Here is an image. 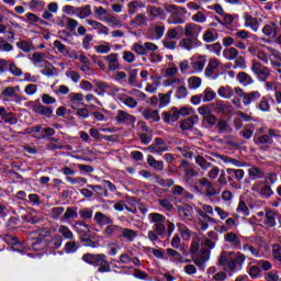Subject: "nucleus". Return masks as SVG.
I'll use <instances>...</instances> for the list:
<instances>
[{"instance_id":"obj_1","label":"nucleus","mask_w":281,"mask_h":281,"mask_svg":"<svg viewBox=\"0 0 281 281\" xmlns=\"http://www.w3.org/2000/svg\"><path fill=\"white\" fill-rule=\"evenodd\" d=\"M148 221L153 225V231L147 233V238L151 243H161L160 238H166V217L161 213H149Z\"/></svg>"},{"instance_id":"obj_2","label":"nucleus","mask_w":281,"mask_h":281,"mask_svg":"<svg viewBox=\"0 0 281 281\" xmlns=\"http://www.w3.org/2000/svg\"><path fill=\"white\" fill-rule=\"evenodd\" d=\"M278 136V132L273 128L268 130V134L261 136H255L254 142L261 150H269L271 144H273V137Z\"/></svg>"},{"instance_id":"obj_3","label":"nucleus","mask_w":281,"mask_h":281,"mask_svg":"<svg viewBox=\"0 0 281 281\" xmlns=\"http://www.w3.org/2000/svg\"><path fill=\"white\" fill-rule=\"evenodd\" d=\"M167 14H170L167 19L169 25H183L186 19L179 13V7L177 4H166Z\"/></svg>"},{"instance_id":"obj_4","label":"nucleus","mask_w":281,"mask_h":281,"mask_svg":"<svg viewBox=\"0 0 281 281\" xmlns=\"http://www.w3.org/2000/svg\"><path fill=\"white\" fill-rule=\"evenodd\" d=\"M251 191L259 194L261 199H271L273 196V189L265 181H257L252 184Z\"/></svg>"},{"instance_id":"obj_5","label":"nucleus","mask_w":281,"mask_h":281,"mask_svg":"<svg viewBox=\"0 0 281 281\" xmlns=\"http://www.w3.org/2000/svg\"><path fill=\"white\" fill-rule=\"evenodd\" d=\"M251 71L255 74V76H257L260 82L269 80V77L271 76V69H269V67L267 66L261 65L258 60H252Z\"/></svg>"},{"instance_id":"obj_6","label":"nucleus","mask_w":281,"mask_h":281,"mask_svg":"<svg viewBox=\"0 0 281 281\" xmlns=\"http://www.w3.org/2000/svg\"><path fill=\"white\" fill-rule=\"evenodd\" d=\"M183 36L187 38H193L195 41H199V36L201 32H203V26L194 23V22H189L182 27Z\"/></svg>"},{"instance_id":"obj_7","label":"nucleus","mask_w":281,"mask_h":281,"mask_svg":"<svg viewBox=\"0 0 281 281\" xmlns=\"http://www.w3.org/2000/svg\"><path fill=\"white\" fill-rule=\"evenodd\" d=\"M167 4L162 7L157 5H148L147 7V14L151 16V19H160V21H166L168 18V9H166Z\"/></svg>"},{"instance_id":"obj_8","label":"nucleus","mask_w":281,"mask_h":281,"mask_svg":"<svg viewBox=\"0 0 281 281\" xmlns=\"http://www.w3.org/2000/svg\"><path fill=\"white\" fill-rule=\"evenodd\" d=\"M245 260H247V256H245V254L234 252L228 271H231V273H236V271H240V269H243V266L245 265Z\"/></svg>"},{"instance_id":"obj_9","label":"nucleus","mask_w":281,"mask_h":281,"mask_svg":"<svg viewBox=\"0 0 281 281\" xmlns=\"http://www.w3.org/2000/svg\"><path fill=\"white\" fill-rule=\"evenodd\" d=\"M116 124H126L127 126H133L137 122V117L124 110H117L115 116Z\"/></svg>"},{"instance_id":"obj_10","label":"nucleus","mask_w":281,"mask_h":281,"mask_svg":"<svg viewBox=\"0 0 281 281\" xmlns=\"http://www.w3.org/2000/svg\"><path fill=\"white\" fill-rule=\"evenodd\" d=\"M218 67H221V61L216 58H212L209 60V64L204 70V76H206V78H212L213 80H216V78H218V75L214 76L216 69H218Z\"/></svg>"},{"instance_id":"obj_11","label":"nucleus","mask_w":281,"mask_h":281,"mask_svg":"<svg viewBox=\"0 0 281 281\" xmlns=\"http://www.w3.org/2000/svg\"><path fill=\"white\" fill-rule=\"evenodd\" d=\"M213 157H215V159H220L223 164H231V166H235V168H245V166H247L246 162L218 153L213 154Z\"/></svg>"},{"instance_id":"obj_12","label":"nucleus","mask_w":281,"mask_h":281,"mask_svg":"<svg viewBox=\"0 0 281 281\" xmlns=\"http://www.w3.org/2000/svg\"><path fill=\"white\" fill-rule=\"evenodd\" d=\"M121 234L122 226L115 225L113 223L109 224L103 231L104 238H120Z\"/></svg>"},{"instance_id":"obj_13","label":"nucleus","mask_w":281,"mask_h":281,"mask_svg":"<svg viewBox=\"0 0 281 281\" xmlns=\"http://www.w3.org/2000/svg\"><path fill=\"white\" fill-rule=\"evenodd\" d=\"M137 236H139V231H135L132 228L122 227L120 240H127V243H135L137 240Z\"/></svg>"},{"instance_id":"obj_14","label":"nucleus","mask_w":281,"mask_h":281,"mask_svg":"<svg viewBox=\"0 0 281 281\" xmlns=\"http://www.w3.org/2000/svg\"><path fill=\"white\" fill-rule=\"evenodd\" d=\"M1 95L2 98H9L16 104H21V102L25 101V98L21 97L19 93H14V88L12 86L4 88Z\"/></svg>"},{"instance_id":"obj_15","label":"nucleus","mask_w":281,"mask_h":281,"mask_svg":"<svg viewBox=\"0 0 281 281\" xmlns=\"http://www.w3.org/2000/svg\"><path fill=\"white\" fill-rule=\"evenodd\" d=\"M233 256L234 251H222L218 256L217 266L229 271V265L232 263Z\"/></svg>"},{"instance_id":"obj_16","label":"nucleus","mask_w":281,"mask_h":281,"mask_svg":"<svg viewBox=\"0 0 281 281\" xmlns=\"http://www.w3.org/2000/svg\"><path fill=\"white\" fill-rule=\"evenodd\" d=\"M266 175L265 169L258 166L252 165L250 168H248V178L250 181H259V179H265Z\"/></svg>"},{"instance_id":"obj_17","label":"nucleus","mask_w":281,"mask_h":281,"mask_svg":"<svg viewBox=\"0 0 281 281\" xmlns=\"http://www.w3.org/2000/svg\"><path fill=\"white\" fill-rule=\"evenodd\" d=\"M226 173L229 175V177H233L235 181H237V184L235 188L240 190L243 188V184H240V182L243 181V179H245V170L227 168Z\"/></svg>"},{"instance_id":"obj_18","label":"nucleus","mask_w":281,"mask_h":281,"mask_svg":"<svg viewBox=\"0 0 281 281\" xmlns=\"http://www.w3.org/2000/svg\"><path fill=\"white\" fill-rule=\"evenodd\" d=\"M149 153H157L161 155V153L168 151V145L162 138H156L155 143L148 147Z\"/></svg>"},{"instance_id":"obj_19","label":"nucleus","mask_w":281,"mask_h":281,"mask_svg":"<svg viewBox=\"0 0 281 281\" xmlns=\"http://www.w3.org/2000/svg\"><path fill=\"white\" fill-rule=\"evenodd\" d=\"M245 27H250L252 32H258L260 30V21H258L251 13H244Z\"/></svg>"},{"instance_id":"obj_20","label":"nucleus","mask_w":281,"mask_h":281,"mask_svg":"<svg viewBox=\"0 0 281 281\" xmlns=\"http://www.w3.org/2000/svg\"><path fill=\"white\" fill-rule=\"evenodd\" d=\"M72 229L79 234V236L88 237L89 234H91V226L89 224H86L85 221H77L72 225Z\"/></svg>"},{"instance_id":"obj_21","label":"nucleus","mask_w":281,"mask_h":281,"mask_svg":"<svg viewBox=\"0 0 281 281\" xmlns=\"http://www.w3.org/2000/svg\"><path fill=\"white\" fill-rule=\"evenodd\" d=\"M34 113L43 115L44 117H52L54 115V108L37 103L33 106Z\"/></svg>"},{"instance_id":"obj_22","label":"nucleus","mask_w":281,"mask_h":281,"mask_svg":"<svg viewBox=\"0 0 281 281\" xmlns=\"http://www.w3.org/2000/svg\"><path fill=\"white\" fill-rule=\"evenodd\" d=\"M104 60H106L110 71H117V69H120V59L117 54L112 53L105 56Z\"/></svg>"},{"instance_id":"obj_23","label":"nucleus","mask_w":281,"mask_h":281,"mask_svg":"<svg viewBox=\"0 0 281 281\" xmlns=\"http://www.w3.org/2000/svg\"><path fill=\"white\" fill-rule=\"evenodd\" d=\"M194 212V209L192 206H178V214L184 221V223H190L192 221V214Z\"/></svg>"},{"instance_id":"obj_24","label":"nucleus","mask_w":281,"mask_h":281,"mask_svg":"<svg viewBox=\"0 0 281 281\" xmlns=\"http://www.w3.org/2000/svg\"><path fill=\"white\" fill-rule=\"evenodd\" d=\"M116 100L125 104V106H128V109L137 108V100H135L133 97H128L126 93H119L116 95Z\"/></svg>"},{"instance_id":"obj_25","label":"nucleus","mask_w":281,"mask_h":281,"mask_svg":"<svg viewBox=\"0 0 281 281\" xmlns=\"http://www.w3.org/2000/svg\"><path fill=\"white\" fill-rule=\"evenodd\" d=\"M86 23L88 25H90V27H92V30H98V34H104L105 36H108L109 27L105 26L104 24H102L101 22H98L92 19H88V20H86Z\"/></svg>"},{"instance_id":"obj_26","label":"nucleus","mask_w":281,"mask_h":281,"mask_svg":"<svg viewBox=\"0 0 281 281\" xmlns=\"http://www.w3.org/2000/svg\"><path fill=\"white\" fill-rule=\"evenodd\" d=\"M235 214H233L234 218H245L246 216H249V206H247V202L240 200Z\"/></svg>"},{"instance_id":"obj_27","label":"nucleus","mask_w":281,"mask_h":281,"mask_svg":"<svg viewBox=\"0 0 281 281\" xmlns=\"http://www.w3.org/2000/svg\"><path fill=\"white\" fill-rule=\"evenodd\" d=\"M260 98H262V94L260 93V91H251V92L244 94V98L241 101H243L244 106H249V104H251V102H258V100H260Z\"/></svg>"},{"instance_id":"obj_28","label":"nucleus","mask_w":281,"mask_h":281,"mask_svg":"<svg viewBox=\"0 0 281 281\" xmlns=\"http://www.w3.org/2000/svg\"><path fill=\"white\" fill-rule=\"evenodd\" d=\"M103 258H104V254H99V255L85 254L82 256L83 262H87L88 265H93L94 267H97L99 262H102Z\"/></svg>"},{"instance_id":"obj_29","label":"nucleus","mask_w":281,"mask_h":281,"mask_svg":"<svg viewBox=\"0 0 281 281\" xmlns=\"http://www.w3.org/2000/svg\"><path fill=\"white\" fill-rule=\"evenodd\" d=\"M200 186L205 189L206 196H216V188L207 178L200 179Z\"/></svg>"},{"instance_id":"obj_30","label":"nucleus","mask_w":281,"mask_h":281,"mask_svg":"<svg viewBox=\"0 0 281 281\" xmlns=\"http://www.w3.org/2000/svg\"><path fill=\"white\" fill-rule=\"evenodd\" d=\"M225 243H229L234 249H240V237L236 233L231 232L224 236Z\"/></svg>"},{"instance_id":"obj_31","label":"nucleus","mask_w":281,"mask_h":281,"mask_svg":"<svg viewBox=\"0 0 281 281\" xmlns=\"http://www.w3.org/2000/svg\"><path fill=\"white\" fill-rule=\"evenodd\" d=\"M71 218H78V209L74 206H68L64 213V215L60 217L61 223H69Z\"/></svg>"},{"instance_id":"obj_32","label":"nucleus","mask_w":281,"mask_h":281,"mask_svg":"<svg viewBox=\"0 0 281 281\" xmlns=\"http://www.w3.org/2000/svg\"><path fill=\"white\" fill-rule=\"evenodd\" d=\"M164 122L170 124V122H177L179 120V110L177 108H171L168 112L162 113Z\"/></svg>"},{"instance_id":"obj_33","label":"nucleus","mask_w":281,"mask_h":281,"mask_svg":"<svg viewBox=\"0 0 281 281\" xmlns=\"http://www.w3.org/2000/svg\"><path fill=\"white\" fill-rule=\"evenodd\" d=\"M199 123V116L193 115L189 119H186L181 122L180 128L181 131H190V128H194V124Z\"/></svg>"},{"instance_id":"obj_34","label":"nucleus","mask_w":281,"mask_h":281,"mask_svg":"<svg viewBox=\"0 0 281 281\" xmlns=\"http://www.w3.org/2000/svg\"><path fill=\"white\" fill-rule=\"evenodd\" d=\"M94 222L97 223V225H100L101 227H103V225H111V223H113L111 217L104 215V213L102 212H97L94 214Z\"/></svg>"},{"instance_id":"obj_35","label":"nucleus","mask_w":281,"mask_h":281,"mask_svg":"<svg viewBox=\"0 0 281 281\" xmlns=\"http://www.w3.org/2000/svg\"><path fill=\"white\" fill-rule=\"evenodd\" d=\"M91 14H93V11H91V5L89 4L76 8V16L78 19H88Z\"/></svg>"},{"instance_id":"obj_36","label":"nucleus","mask_w":281,"mask_h":281,"mask_svg":"<svg viewBox=\"0 0 281 281\" xmlns=\"http://www.w3.org/2000/svg\"><path fill=\"white\" fill-rule=\"evenodd\" d=\"M176 225H177L178 232H179L181 238H183V240H190V238H192V231H190V228H188V226H186V224L177 223Z\"/></svg>"},{"instance_id":"obj_37","label":"nucleus","mask_w":281,"mask_h":281,"mask_svg":"<svg viewBox=\"0 0 281 281\" xmlns=\"http://www.w3.org/2000/svg\"><path fill=\"white\" fill-rule=\"evenodd\" d=\"M205 63L207 60L205 58L195 59L191 63L192 71L190 74H201L205 68Z\"/></svg>"},{"instance_id":"obj_38","label":"nucleus","mask_w":281,"mask_h":281,"mask_svg":"<svg viewBox=\"0 0 281 281\" xmlns=\"http://www.w3.org/2000/svg\"><path fill=\"white\" fill-rule=\"evenodd\" d=\"M179 45L182 49H187L188 52L194 49L196 45V40L193 37H184L179 42Z\"/></svg>"},{"instance_id":"obj_39","label":"nucleus","mask_w":281,"mask_h":281,"mask_svg":"<svg viewBox=\"0 0 281 281\" xmlns=\"http://www.w3.org/2000/svg\"><path fill=\"white\" fill-rule=\"evenodd\" d=\"M131 23L132 25H136V27H146L148 25V16L144 13L137 14Z\"/></svg>"},{"instance_id":"obj_40","label":"nucleus","mask_w":281,"mask_h":281,"mask_svg":"<svg viewBox=\"0 0 281 281\" xmlns=\"http://www.w3.org/2000/svg\"><path fill=\"white\" fill-rule=\"evenodd\" d=\"M4 241L8 245H11L12 249L14 251H21V243L19 241V237L16 236H12V235H7L4 237Z\"/></svg>"},{"instance_id":"obj_41","label":"nucleus","mask_w":281,"mask_h":281,"mask_svg":"<svg viewBox=\"0 0 281 281\" xmlns=\"http://www.w3.org/2000/svg\"><path fill=\"white\" fill-rule=\"evenodd\" d=\"M262 34H265V36H277L278 35V24H276L274 22H271L270 24H266L262 27Z\"/></svg>"},{"instance_id":"obj_42","label":"nucleus","mask_w":281,"mask_h":281,"mask_svg":"<svg viewBox=\"0 0 281 281\" xmlns=\"http://www.w3.org/2000/svg\"><path fill=\"white\" fill-rule=\"evenodd\" d=\"M128 8V14H137V10L139 8H146V3H144L142 0H134L127 4Z\"/></svg>"},{"instance_id":"obj_43","label":"nucleus","mask_w":281,"mask_h":281,"mask_svg":"<svg viewBox=\"0 0 281 281\" xmlns=\"http://www.w3.org/2000/svg\"><path fill=\"white\" fill-rule=\"evenodd\" d=\"M100 21H105L110 27H122V21L112 14H109L105 18H100Z\"/></svg>"},{"instance_id":"obj_44","label":"nucleus","mask_w":281,"mask_h":281,"mask_svg":"<svg viewBox=\"0 0 281 281\" xmlns=\"http://www.w3.org/2000/svg\"><path fill=\"white\" fill-rule=\"evenodd\" d=\"M143 117H145V120H151L153 122H159L161 120L159 116V111L151 109H146L143 112Z\"/></svg>"},{"instance_id":"obj_45","label":"nucleus","mask_w":281,"mask_h":281,"mask_svg":"<svg viewBox=\"0 0 281 281\" xmlns=\"http://www.w3.org/2000/svg\"><path fill=\"white\" fill-rule=\"evenodd\" d=\"M78 249H80V245L74 239H69L64 246L65 254H76Z\"/></svg>"},{"instance_id":"obj_46","label":"nucleus","mask_w":281,"mask_h":281,"mask_svg":"<svg viewBox=\"0 0 281 281\" xmlns=\"http://www.w3.org/2000/svg\"><path fill=\"white\" fill-rule=\"evenodd\" d=\"M276 211H271L268 210L266 211V221H265V225H267V227H276V225H278V223L276 222Z\"/></svg>"},{"instance_id":"obj_47","label":"nucleus","mask_w":281,"mask_h":281,"mask_svg":"<svg viewBox=\"0 0 281 281\" xmlns=\"http://www.w3.org/2000/svg\"><path fill=\"white\" fill-rule=\"evenodd\" d=\"M16 47L25 54H30L34 49V44H32V41H20L16 42Z\"/></svg>"},{"instance_id":"obj_48","label":"nucleus","mask_w":281,"mask_h":281,"mask_svg":"<svg viewBox=\"0 0 281 281\" xmlns=\"http://www.w3.org/2000/svg\"><path fill=\"white\" fill-rule=\"evenodd\" d=\"M217 94L220 98L229 99L234 97V89H232L229 86H222L220 87Z\"/></svg>"},{"instance_id":"obj_49","label":"nucleus","mask_w":281,"mask_h":281,"mask_svg":"<svg viewBox=\"0 0 281 281\" xmlns=\"http://www.w3.org/2000/svg\"><path fill=\"white\" fill-rule=\"evenodd\" d=\"M99 273H111V263L106 260V255H103L102 261L97 265Z\"/></svg>"},{"instance_id":"obj_50","label":"nucleus","mask_w":281,"mask_h":281,"mask_svg":"<svg viewBox=\"0 0 281 281\" xmlns=\"http://www.w3.org/2000/svg\"><path fill=\"white\" fill-rule=\"evenodd\" d=\"M42 67L43 69L41 74H43V76H47L48 78L52 76H56V68L49 61H44V65Z\"/></svg>"},{"instance_id":"obj_51","label":"nucleus","mask_w":281,"mask_h":281,"mask_svg":"<svg viewBox=\"0 0 281 281\" xmlns=\"http://www.w3.org/2000/svg\"><path fill=\"white\" fill-rule=\"evenodd\" d=\"M32 61L35 67H43L47 60H45V54L34 53L32 55Z\"/></svg>"},{"instance_id":"obj_52","label":"nucleus","mask_w":281,"mask_h":281,"mask_svg":"<svg viewBox=\"0 0 281 281\" xmlns=\"http://www.w3.org/2000/svg\"><path fill=\"white\" fill-rule=\"evenodd\" d=\"M147 164L155 170H164V161L155 159L153 155L147 156Z\"/></svg>"},{"instance_id":"obj_53","label":"nucleus","mask_w":281,"mask_h":281,"mask_svg":"<svg viewBox=\"0 0 281 281\" xmlns=\"http://www.w3.org/2000/svg\"><path fill=\"white\" fill-rule=\"evenodd\" d=\"M237 80L238 82H240L241 85H245V87L249 86V85H254V78H251L249 76V74L241 71L237 75Z\"/></svg>"},{"instance_id":"obj_54","label":"nucleus","mask_w":281,"mask_h":281,"mask_svg":"<svg viewBox=\"0 0 281 281\" xmlns=\"http://www.w3.org/2000/svg\"><path fill=\"white\" fill-rule=\"evenodd\" d=\"M223 56L226 60H236L238 58V49L234 47L225 48L223 50Z\"/></svg>"},{"instance_id":"obj_55","label":"nucleus","mask_w":281,"mask_h":281,"mask_svg":"<svg viewBox=\"0 0 281 281\" xmlns=\"http://www.w3.org/2000/svg\"><path fill=\"white\" fill-rule=\"evenodd\" d=\"M59 234L65 238V240H74V232L66 225H60L58 228Z\"/></svg>"},{"instance_id":"obj_56","label":"nucleus","mask_w":281,"mask_h":281,"mask_svg":"<svg viewBox=\"0 0 281 281\" xmlns=\"http://www.w3.org/2000/svg\"><path fill=\"white\" fill-rule=\"evenodd\" d=\"M231 109H232V105L227 104L225 101H217L215 103L216 113L227 114L229 113Z\"/></svg>"},{"instance_id":"obj_57","label":"nucleus","mask_w":281,"mask_h":281,"mask_svg":"<svg viewBox=\"0 0 281 281\" xmlns=\"http://www.w3.org/2000/svg\"><path fill=\"white\" fill-rule=\"evenodd\" d=\"M243 250L250 251L251 256H254L255 258H262V252L260 251V247L256 248L249 244H245L243 246Z\"/></svg>"},{"instance_id":"obj_58","label":"nucleus","mask_w":281,"mask_h":281,"mask_svg":"<svg viewBox=\"0 0 281 281\" xmlns=\"http://www.w3.org/2000/svg\"><path fill=\"white\" fill-rule=\"evenodd\" d=\"M199 249H201V237L196 236L191 241L190 254L196 256V254H199Z\"/></svg>"},{"instance_id":"obj_59","label":"nucleus","mask_w":281,"mask_h":281,"mask_svg":"<svg viewBox=\"0 0 281 281\" xmlns=\"http://www.w3.org/2000/svg\"><path fill=\"white\" fill-rule=\"evenodd\" d=\"M108 256H117V251L122 249V246L115 241H110L108 245Z\"/></svg>"},{"instance_id":"obj_60","label":"nucleus","mask_w":281,"mask_h":281,"mask_svg":"<svg viewBox=\"0 0 281 281\" xmlns=\"http://www.w3.org/2000/svg\"><path fill=\"white\" fill-rule=\"evenodd\" d=\"M64 213H65V207L63 206H55L49 211L50 217L54 218L55 221H58V218H61Z\"/></svg>"},{"instance_id":"obj_61","label":"nucleus","mask_w":281,"mask_h":281,"mask_svg":"<svg viewBox=\"0 0 281 281\" xmlns=\"http://www.w3.org/2000/svg\"><path fill=\"white\" fill-rule=\"evenodd\" d=\"M35 131L37 133H42V137H52L54 135H56V130L52 128V127H41V126H36Z\"/></svg>"},{"instance_id":"obj_62","label":"nucleus","mask_w":281,"mask_h":281,"mask_svg":"<svg viewBox=\"0 0 281 281\" xmlns=\"http://www.w3.org/2000/svg\"><path fill=\"white\" fill-rule=\"evenodd\" d=\"M49 247L52 249H60V247H63V236L56 235L52 237L49 241Z\"/></svg>"},{"instance_id":"obj_63","label":"nucleus","mask_w":281,"mask_h":281,"mask_svg":"<svg viewBox=\"0 0 281 281\" xmlns=\"http://www.w3.org/2000/svg\"><path fill=\"white\" fill-rule=\"evenodd\" d=\"M195 164H198L203 170H209V168H212V162H207L203 156H196Z\"/></svg>"},{"instance_id":"obj_64","label":"nucleus","mask_w":281,"mask_h":281,"mask_svg":"<svg viewBox=\"0 0 281 281\" xmlns=\"http://www.w3.org/2000/svg\"><path fill=\"white\" fill-rule=\"evenodd\" d=\"M272 258L277 262H281V245L279 244L272 245Z\"/></svg>"}]
</instances>
